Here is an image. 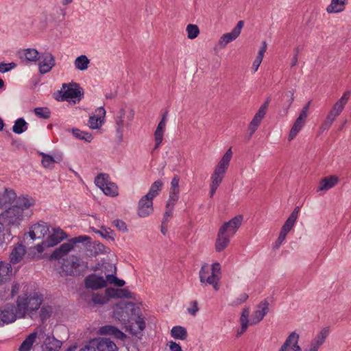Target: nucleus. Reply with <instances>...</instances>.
Returning a JSON list of instances; mask_svg holds the SVG:
<instances>
[{"label":"nucleus","mask_w":351,"mask_h":351,"mask_svg":"<svg viewBox=\"0 0 351 351\" xmlns=\"http://www.w3.org/2000/svg\"><path fill=\"white\" fill-rule=\"evenodd\" d=\"M248 298V295L245 293L240 294L234 301L232 302V306H239L245 302Z\"/></svg>","instance_id":"obj_53"},{"label":"nucleus","mask_w":351,"mask_h":351,"mask_svg":"<svg viewBox=\"0 0 351 351\" xmlns=\"http://www.w3.org/2000/svg\"><path fill=\"white\" fill-rule=\"evenodd\" d=\"M28 124L23 118L16 119L12 126V131L15 134H20L27 130Z\"/></svg>","instance_id":"obj_39"},{"label":"nucleus","mask_w":351,"mask_h":351,"mask_svg":"<svg viewBox=\"0 0 351 351\" xmlns=\"http://www.w3.org/2000/svg\"><path fill=\"white\" fill-rule=\"evenodd\" d=\"M243 25L244 22L239 21L231 32L223 34L219 40L218 44L219 47L224 48L228 43L236 40L241 34Z\"/></svg>","instance_id":"obj_14"},{"label":"nucleus","mask_w":351,"mask_h":351,"mask_svg":"<svg viewBox=\"0 0 351 351\" xmlns=\"http://www.w3.org/2000/svg\"><path fill=\"white\" fill-rule=\"evenodd\" d=\"M180 189H169V199L167 204L175 206L179 199Z\"/></svg>","instance_id":"obj_46"},{"label":"nucleus","mask_w":351,"mask_h":351,"mask_svg":"<svg viewBox=\"0 0 351 351\" xmlns=\"http://www.w3.org/2000/svg\"><path fill=\"white\" fill-rule=\"evenodd\" d=\"M338 182L339 178L336 176L325 177L319 182L317 191H328L334 187Z\"/></svg>","instance_id":"obj_26"},{"label":"nucleus","mask_w":351,"mask_h":351,"mask_svg":"<svg viewBox=\"0 0 351 351\" xmlns=\"http://www.w3.org/2000/svg\"><path fill=\"white\" fill-rule=\"evenodd\" d=\"M25 254V248L23 245H18L12 251L10 258L13 264L19 263Z\"/></svg>","instance_id":"obj_31"},{"label":"nucleus","mask_w":351,"mask_h":351,"mask_svg":"<svg viewBox=\"0 0 351 351\" xmlns=\"http://www.w3.org/2000/svg\"><path fill=\"white\" fill-rule=\"evenodd\" d=\"M169 348L171 351H182L180 344L173 341L169 342Z\"/></svg>","instance_id":"obj_59"},{"label":"nucleus","mask_w":351,"mask_h":351,"mask_svg":"<svg viewBox=\"0 0 351 351\" xmlns=\"http://www.w3.org/2000/svg\"><path fill=\"white\" fill-rule=\"evenodd\" d=\"M95 183L97 186L102 190L105 195L114 197L118 195L117 186L108 180V176L104 173H100L96 176Z\"/></svg>","instance_id":"obj_12"},{"label":"nucleus","mask_w":351,"mask_h":351,"mask_svg":"<svg viewBox=\"0 0 351 351\" xmlns=\"http://www.w3.org/2000/svg\"><path fill=\"white\" fill-rule=\"evenodd\" d=\"M113 226H114L119 231L125 232L128 230L126 223L121 220L117 219L113 221Z\"/></svg>","instance_id":"obj_54"},{"label":"nucleus","mask_w":351,"mask_h":351,"mask_svg":"<svg viewBox=\"0 0 351 351\" xmlns=\"http://www.w3.org/2000/svg\"><path fill=\"white\" fill-rule=\"evenodd\" d=\"M40 154L43 157L41 162L43 167L49 169L53 168L54 163L57 162V161L50 155L44 153H41Z\"/></svg>","instance_id":"obj_45"},{"label":"nucleus","mask_w":351,"mask_h":351,"mask_svg":"<svg viewBox=\"0 0 351 351\" xmlns=\"http://www.w3.org/2000/svg\"><path fill=\"white\" fill-rule=\"evenodd\" d=\"M43 302V296L38 293H32L29 295L24 294L17 299V309L21 317L32 311L38 310Z\"/></svg>","instance_id":"obj_6"},{"label":"nucleus","mask_w":351,"mask_h":351,"mask_svg":"<svg viewBox=\"0 0 351 351\" xmlns=\"http://www.w3.org/2000/svg\"><path fill=\"white\" fill-rule=\"evenodd\" d=\"M113 317L116 319H118L119 322H123L124 324H129V321L131 319L128 313H126L125 306L117 308V309H115L113 313Z\"/></svg>","instance_id":"obj_37"},{"label":"nucleus","mask_w":351,"mask_h":351,"mask_svg":"<svg viewBox=\"0 0 351 351\" xmlns=\"http://www.w3.org/2000/svg\"><path fill=\"white\" fill-rule=\"evenodd\" d=\"M35 204L28 195L19 196L14 205L0 214V244L5 241V236H10L12 228L19 227L21 222L28 219L33 214L31 207Z\"/></svg>","instance_id":"obj_1"},{"label":"nucleus","mask_w":351,"mask_h":351,"mask_svg":"<svg viewBox=\"0 0 351 351\" xmlns=\"http://www.w3.org/2000/svg\"><path fill=\"white\" fill-rule=\"evenodd\" d=\"M79 351H96L93 345L91 344V340L82 348Z\"/></svg>","instance_id":"obj_63"},{"label":"nucleus","mask_w":351,"mask_h":351,"mask_svg":"<svg viewBox=\"0 0 351 351\" xmlns=\"http://www.w3.org/2000/svg\"><path fill=\"white\" fill-rule=\"evenodd\" d=\"M171 335L176 339L185 340L188 336V333L184 327L176 326L171 330Z\"/></svg>","instance_id":"obj_35"},{"label":"nucleus","mask_w":351,"mask_h":351,"mask_svg":"<svg viewBox=\"0 0 351 351\" xmlns=\"http://www.w3.org/2000/svg\"><path fill=\"white\" fill-rule=\"evenodd\" d=\"M269 101H270V99L269 98L267 99V100L264 102V104L259 108L258 112L265 115L266 112H267V108L269 104Z\"/></svg>","instance_id":"obj_61"},{"label":"nucleus","mask_w":351,"mask_h":351,"mask_svg":"<svg viewBox=\"0 0 351 351\" xmlns=\"http://www.w3.org/2000/svg\"><path fill=\"white\" fill-rule=\"evenodd\" d=\"M91 344L98 351H117L116 344L107 338L94 339L91 340Z\"/></svg>","instance_id":"obj_18"},{"label":"nucleus","mask_w":351,"mask_h":351,"mask_svg":"<svg viewBox=\"0 0 351 351\" xmlns=\"http://www.w3.org/2000/svg\"><path fill=\"white\" fill-rule=\"evenodd\" d=\"M300 213V207L297 206L294 208L293 211L291 213L288 219L286 220L282 227L285 228L288 230H291L294 226V224L298 217Z\"/></svg>","instance_id":"obj_38"},{"label":"nucleus","mask_w":351,"mask_h":351,"mask_svg":"<svg viewBox=\"0 0 351 351\" xmlns=\"http://www.w3.org/2000/svg\"><path fill=\"white\" fill-rule=\"evenodd\" d=\"M154 211L153 199L145 195H143L138 203V215L141 217H147Z\"/></svg>","instance_id":"obj_16"},{"label":"nucleus","mask_w":351,"mask_h":351,"mask_svg":"<svg viewBox=\"0 0 351 351\" xmlns=\"http://www.w3.org/2000/svg\"><path fill=\"white\" fill-rule=\"evenodd\" d=\"M232 157V152L231 148L228 149L224 154L222 158L215 167L214 172L210 177V186L218 188L222 182L224 174L228 168L230 162Z\"/></svg>","instance_id":"obj_8"},{"label":"nucleus","mask_w":351,"mask_h":351,"mask_svg":"<svg viewBox=\"0 0 351 351\" xmlns=\"http://www.w3.org/2000/svg\"><path fill=\"white\" fill-rule=\"evenodd\" d=\"M221 269L219 263H214L210 267L204 263L199 271V282L202 286L211 285L214 290L219 289Z\"/></svg>","instance_id":"obj_5"},{"label":"nucleus","mask_w":351,"mask_h":351,"mask_svg":"<svg viewBox=\"0 0 351 351\" xmlns=\"http://www.w3.org/2000/svg\"><path fill=\"white\" fill-rule=\"evenodd\" d=\"M335 121V119L327 115L325 120L323 121L320 126V130L322 132L328 130L331 127Z\"/></svg>","instance_id":"obj_52"},{"label":"nucleus","mask_w":351,"mask_h":351,"mask_svg":"<svg viewBox=\"0 0 351 351\" xmlns=\"http://www.w3.org/2000/svg\"><path fill=\"white\" fill-rule=\"evenodd\" d=\"M85 287L91 289H99L106 287V281L102 276L90 274L84 280Z\"/></svg>","instance_id":"obj_20"},{"label":"nucleus","mask_w":351,"mask_h":351,"mask_svg":"<svg viewBox=\"0 0 351 351\" xmlns=\"http://www.w3.org/2000/svg\"><path fill=\"white\" fill-rule=\"evenodd\" d=\"M186 31L187 32V36L189 39L196 38L199 34L198 26L194 24H189L186 26Z\"/></svg>","instance_id":"obj_44"},{"label":"nucleus","mask_w":351,"mask_h":351,"mask_svg":"<svg viewBox=\"0 0 351 351\" xmlns=\"http://www.w3.org/2000/svg\"><path fill=\"white\" fill-rule=\"evenodd\" d=\"M306 119L298 116L295 121L288 136V141H291L303 128L305 125Z\"/></svg>","instance_id":"obj_29"},{"label":"nucleus","mask_w":351,"mask_h":351,"mask_svg":"<svg viewBox=\"0 0 351 351\" xmlns=\"http://www.w3.org/2000/svg\"><path fill=\"white\" fill-rule=\"evenodd\" d=\"M351 96V90L345 91L341 97L334 104L328 113V116L336 120L343 112Z\"/></svg>","instance_id":"obj_13"},{"label":"nucleus","mask_w":351,"mask_h":351,"mask_svg":"<svg viewBox=\"0 0 351 351\" xmlns=\"http://www.w3.org/2000/svg\"><path fill=\"white\" fill-rule=\"evenodd\" d=\"M164 131L156 130L154 132V140H155V146L154 149H157L161 145L162 140H163V136H164Z\"/></svg>","instance_id":"obj_49"},{"label":"nucleus","mask_w":351,"mask_h":351,"mask_svg":"<svg viewBox=\"0 0 351 351\" xmlns=\"http://www.w3.org/2000/svg\"><path fill=\"white\" fill-rule=\"evenodd\" d=\"M12 275L11 265L5 261H0V285L9 280Z\"/></svg>","instance_id":"obj_27"},{"label":"nucleus","mask_w":351,"mask_h":351,"mask_svg":"<svg viewBox=\"0 0 351 351\" xmlns=\"http://www.w3.org/2000/svg\"><path fill=\"white\" fill-rule=\"evenodd\" d=\"M269 312V302L267 300L261 302L257 309L252 313L250 319V325L258 324Z\"/></svg>","instance_id":"obj_17"},{"label":"nucleus","mask_w":351,"mask_h":351,"mask_svg":"<svg viewBox=\"0 0 351 351\" xmlns=\"http://www.w3.org/2000/svg\"><path fill=\"white\" fill-rule=\"evenodd\" d=\"M163 186L164 182L161 180H158L154 182L152 184L148 193L145 195L150 199H154L160 194L163 188Z\"/></svg>","instance_id":"obj_33"},{"label":"nucleus","mask_w":351,"mask_h":351,"mask_svg":"<svg viewBox=\"0 0 351 351\" xmlns=\"http://www.w3.org/2000/svg\"><path fill=\"white\" fill-rule=\"evenodd\" d=\"M53 312L52 308L49 306H43L41 308L40 316L42 321L46 320L47 318L50 317Z\"/></svg>","instance_id":"obj_50"},{"label":"nucleus","mask_w":351,"mask_h":351,"mask_svg":"<svg viewBox=\"0 0 351 351\" xmlns=\"http://www.w3.org/2000/svg\"><path fill=\"white\" fill-rule=\"evenodd\" d=\"M347 0H331L330 4L326 8L328 13H338L345 9Z\"/></svg>","instance_id":"obj_34"},{"label":"nucleus","mask_w":351,"mask_h":351,"mask_svg":"<svg viewBox=\"0 0 351 351\" xmlns=\"http://www.w3.org/2000/svg\"><path fill=\"white\" fill-rule=\"evenodd\" d=\"M99 332L101 335L112 336L114 338L120 340H124L126 337V335L122 331H121L117 327L111 325H106L101 326L99 329Z\"/></svg>","instance_id":"obj_25"},{"label":"nucleus","mask_w":351,"mask_h":351,"mask_svg":"<svg viewBox=\"0 0 351 351\" xmlns=\"http://www.w3.org/2000/svg\"><path fill=\"white\" fill-rule=\"evenodd\" d=\"M38 337V332L34 331L29 334L26 339L22 342L19 348L18 351H30L32 348L33 344L36 341Z\"/></svg>","instance_id":"obj_32"},{"label":"nucleus","mask_w":351,"mask_h":351,"mask_svg":"<svg viewBox=\"0 0 351 351\" xmlns=\"http://www.w3.org/2000/svg\"><path fill=\"white\" fill-rule=\"evenodd\" d=\"M21 62L25 64H38V66H54L55 60L51 53L45 52L40 55L34 48L21 49L16 53Z\"/></svg>","instance_id":"obj_4"},{"label":"nucleus","mask_w":351,"mask_h":351,"mask_svg":"<svg viewBox=\"0 0 351 351\" xmlns=\"http://www.w3.org/2000/svg\"><path fill=\"white\" fill-rule=\"evenodd\" d=\"M117 276L113 274H108L106 276V283L108 282L109 284H113L115 285L116 280H117Z\"/></svg>","instance_id":"obj_64"},{"label":"nucleus","mask_w":351,"mask_h":351,"mask_svg":"<svg viewBox=\"0 0 351 351\" xmlns=\"http://www.w3.org/2000/svg\"><path fill=\"white\" fill-rule=\"evenodd\" d=\"M191 306L188 308V312L189 314L192 315H195L197 311H199L197 302V301H192L190 303Z\"/></svg>","instance_id":"obj_56"},{"label":"nucleus","mask_w":351,"mask_h":351,"mask_svg":"<svg viewBox=\"0 0 351 351\" xmlns=\"http://www.w3.org/2000/svg\"><path fill=\"white\" fill-rule=\"evenodd\" d=\"M267 45L266 42L264 41L261 44V47L258 51V55L254 61L253 66H260V64H261V62L263 61L264 54H265V51H267Z\"/></svg>","instance_id":"obj_43"},{"label":"nucleus","mask_w":351,"mask_h":351,"mask_svg":"<svg viewBox=\"0 0 351 351\" xmlns=\"http://www.w3.org/2000/svg\"><path fill=\"white\" fill-rule=\"evenodd\" d=\"M250 310L248 308H244L242 311L240 323L241 328L237 330V336H240L243 334L247 329L249 325H250V320H249Z\"/></svg>","instance_id":"obj_30"},{"label":"nucleus","mask_w":351,"mask_h":351,"mask_svg":"<svg viewBox=\"0 0 351 351\" xmlns=\"http://www.w3.org/2000/svg\"><path fill=\"white\" fill-rule=\"evenodd\" d=\"M180 178L176 175L171 180L170 189H179Z\"/></svg>","instance_id":"obj_58"},{"label":"nucleus","mask_w":351,"mask_h":351,"mask_svg":"<svg viewBox=\"0 0 351 351\" xmlns=\"http://www.w3.org/2000/svg\"><path fill=\"white\" fill-rule=\"evenodd\" d=\"M330 333L329 327H325L311 340L310 343L304 349L303 351H318L320 347L324 343L326 337ZM300 339L299 334L292 332L286 339L285 343L287 348V351H302L298 344Z\"/></svg>","instance_id":"obj_3"},{"label":"nucleus","mask_w":351,"mask_h":351,"mask_svg":"<svg viewBox=\"0 0 351 351\" xmlns=\"http://www.w3.org/2000/svg\"><path fill=\"white\" fill-rule=\"evenodd\" d=\"M63 88V95L62 97L66 99H80L82 96L83 93L82 88L77 84H66L62 85Z\"/></svg>","instance_id":"obj_21"},{"label":"nucleus","mask_w":351,"mask_h":351,"mask_svg":"<svg viewBox=\"0 0 351 351\" xmlns=\"http://www.w3.org/2000/svg\"><path fill=\"white\" fill-rule=\"evenodd\" d=\"M243 220V215H238L219 228L215 244L216 252H220L229 245L230 239L236 234Z\"/></svg>","instance_id":"obj_2"},{"label":"nucleus","mask_w":351,"mask_h":351,"mask_svg":"<svg viewBox=\"0 0 351 351\" xmlns=\"http://www.w3.org/2000/svg\"><path fill=\"white\" fill-rule=\"evenodd\" d=\"M16 198V195L13 190L5 189L3 197L0 196V208L6 203H10Z\"/></svg>","instance_id":"obj_41"},{"label":"nucleus","mask_w":351,"mask_h":351,"mask_svg":"<svg viewBox=\"0 0 351 351\" xmlns=\"http://www.w3.org/2000/svg\"><path fill=\"white\" fill-rule=\"evenodd\" d=\"M96 114L90 116L88 125L91 129H99L104 122L106 110L104 107H99L96 110Z\"/></svg>","instance_id":"obj_23"},{"label":"nucleus","mask_w":351,"mask_h":351,"mask_svg":"<svg viewBox=\"0 0 351 351\" xmlns=\"http://www.w3.org/2000/svg\"><path fill=\"white\" fill-rule=\"evenodd\" d=\"M311 105V101H308L302 109L299 116L304 119L307 118L308 111Z\"/></svg>","instance_id":"obj_60"},{"label":"nucleus","mask_w":351,"mask_h":351,"mask_svg":"<svg viewBox=\"0 0 351 351\" xmlns=\"http://www.w3.org/2000/svg\"><path fill=\"white\" fill-rule=\"evenodd\" d=\"M90 237L86 235H81L69 240L67 243L62 244L58 248L56 249L51 255V258L55 260L62 258L67 254L74 245L78 243L89 242Z\"/></svg>","instance_id":"obj_10"},{"label":"nucleus","mask_w":351,"mask_h":351,"mask_svg":"<svg viewBox=\"0 0 351 351\" xmlns=\"http://www.w3.org/2000/svg\"><path fill=\"white\" fill-rule=\"evenodd\" d=\"M173 209H174V206L169 205V204H166L165 212L164 213L163 219L162 221V222L168 223L169 221L170 218L171 217V216L173 215Z\"/></svg>","instance_id":"obj_51"},{"label":"nucleus","mask_w":351,"mask_h":351,"mask_svg":"<svg viewBox=\"0 0 351 351\" xmlns=\"http://www.w3.org/2000/svg\"><path fill=\"white\" fill-rule=\"evenodd\" d=\"M72 133L75 138L84 140L86 142L90 143L93 138L90 133L82 131L77 128L73 129Z\"/></svg>","instance_id":"obj_42"},{"label":"nucleus","mask_w":351,"mask_h":351,"mask_svg":"<svg viewBox=\"0 0 351 351\" xmlns=\"http://www.w3.org/2000/svg\"><path fill=\"white\" fill-rule=\"evenodd\" d=\"M125 308L131 318L127 328L131 334L136 335L145 328V322L141 315V308L133 302H127Z\"/></svg>","instance_id":"obj_7"},{"label":"nucleus","mask_w":351,"mask_h":351,"mask_svg":"<svg viewBox=\"0 0 351 351\" xmlns=\"http://www.w3.org/2000/svg\"><path fill=\"white\" fill-rule=\"evenodd\" d=\"M134 117V112L131 110L129 114L123 108L120 109L114 115V122L117 137L119 141L123 140L124 128L130 125Z\"/></svg>","instance_id":"obj_11"},{"label":"nucleus","mask_w":351,"mask_h":351,"mask_svg":"<svg viewBox=\"0 0 351 351\" xmlns=\"http://www.w3.org/2000/svg\"><path fill=\"white\" fill-rule=\"evenodd\" d=\"M49 232V228L45 222L32 225L28 232L30 239L34 241L40 239Z\"/></svg>","instance_id":"obj_19"},{"label":"nucleus","mask_w":351,"mask_h":351,"mask_svg":"<svg viewBox=\"0 0 351 351\" xmlns=\"http://www.w3.org/2000/svg\"><path fill=\"white\" fill-rule=\"evenodd\" d=\"M105 293L110 298L114 299H129L132 298V293L127 289L107 288Z\"/></svg>","instance_id":"obj_24"},{"label":"nucleus","mask_w":351,"mask_h":351,"mask_svg":"<svg viewBox=\"0 0 351 351\" xmlns=\"http://www.w3.org/2000/svg\"><path fill=\"white\" fill-rule=\"evenodd\" d=\"M88 268L87 263L76 256H69L64 260L62 269L67 275H75Z\"/></svg>","instance_id":"obj_9"},{"label":"nucleus","mask_w":351,"mask_h":351,"mask_svg":"<svg viewBox=\"0 0 351 351\" xmlns=\"http://www.w3.org/2000/svg\"><path fill=\"white\" fill-rule=\"evenodd\" d=\"M269 101H270V99L269 98L267 99V100L264 102V104L259 108L258 112L265 115L266 112H267V108L269 104Z\"/></svg>","instance_id":"obj_62"},{"label":"nucleus","mask_w":351,"mask_h":351,"mask_svg":"<svg viewBox=\"0 0 351 351\" xmlns=\"http://www.w3.org/2000/svg\"><path fill=\"white\" fill-rule=\"evenodd\" d=\"M34 111L39 118L48 119L50 117V111L47 108L38 107L34 108Z\"/></svg>","instance_id":"obj_47"},{"label":"nucleus","mask_w":351,"mask_h":351,"mask_svg":"<svg viewBox=\"0 0 351 351\" xmlns=\"http://www.w3.org/2000/svg\"><path fill=\"white\" fill-rule=\"evenodd\" d=\"M16 307L13 304H6L0 309V326L10 324L16 319Z\"/></svg>","instance_id":"obj_15"},{"label":"nucleus","mask_w":351,"mask_h":351,"mask_svg":"<svg viewBox=\"0 0 351 351\" xmlns=\"http://www.w3.org/2000/svg\"><path fill=\"white\" fill-rule=\"evenodd\" d=\"M265 116V115L261 114L259 112H257L255 114L254 117H253L252 120L251 121L248 126V130L250 132V136H252L258 129L259 125L261 124Z\"/></svg>","instance_id":"obj_36"},{"label":"nucleus","mask_w":351,"mask_h":351,"mask_svg":"<svg viewBox=\"0 0 351 351\" xmlns=\"http://www.w3.org/2000/svg\"><path fill=\"white\" fill-rule=\"evenodd\" d=\"M109 298L105 294L94 293L92 296V300L95 304H103L106 303Z\"/></svg>","instance_id":"obj_48"},{"label":"nucleus","mask_w":351,"mask_h":351,"mask_svg":"<svg viewBox=\"0 0 351 351\" xmlns=\"http://www.w3.org/2000/svg\"><path fill=\"white\" fill-rule=\"evenodd\" d=\"M167 113L165 112L160 120V121L158 123V126L156 128V130L164 131L165 130L166 127V122H167Z\"/></svg>","instance_id":"obj_57"},{"label":"nucleus","mask_w":351,"mask_h":351,"mask_svg":"<svg viewBox=\"0 0 351 351\" xmlns=\"http://www.w3.org/2000/svg\"><path fill=\"white\" fill-rule=\"evenodd\" d=\"M62 341L53 337L47 336L42 346L43 351H58L62 346Z\"/></svg>","instance_id":"obj_28"},{"label":"nucleus","mask_w":351,"mask_h":351,"mask_svg":"<svg viewBox=\"0 0 351 351\" xmlns=\"http://www.w3.org/2000/svg\"><path fill=\"white\" fill-rule=\"evenodd\" d=\"M75 66H87L89 64V60L86 56H80L75 61Z\"/></svg>","instance_id":"obj_55"},{"label":"nucleus","mask_w":351,"mask_h":351,"mask_svg":"<svg viewBox=\"0 0 351 351\" xmlns=\"http://www.w3.org/2000/svg\"><path fill=\"white\" fill-rule=\"evenodd\" d=\"M67 237L66 234L60 228H53L52 232L45 241L47 246L53 247Z\"/></svg>","instance_id":"obj_22"},{"label":"nucleus","mask_w":351,"mask_h":351,"mask_svg":"<svg viewBox=\"0 0 351 351\" xmlns=\"http://www.w3.org/2000/svg\"><path fill=\"white\" fill-rule=\"evenodd\" d=\"M91 229L95 233L99 234L104 239L114 240V232L109 228L101 226V229L99 230H97L95 228H91Z\"/></svg>","instance_id":"obj_40"}]
</instances>
